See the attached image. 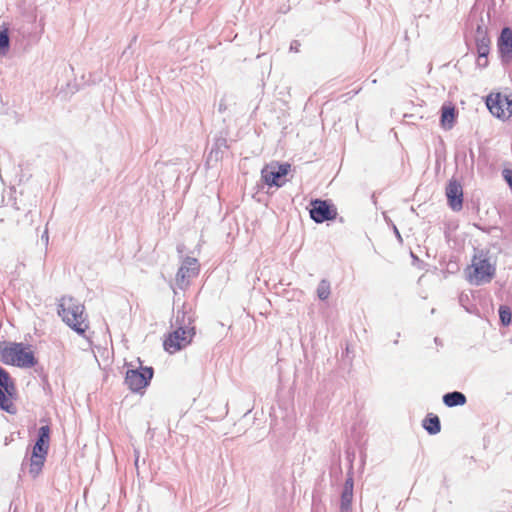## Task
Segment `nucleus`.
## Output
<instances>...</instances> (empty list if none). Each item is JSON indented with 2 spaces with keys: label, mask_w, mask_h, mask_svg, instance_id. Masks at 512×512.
I'll return each instance as SVG.
<instances>
[{
  "label": "nucleus",
  "mask_w": 512,
  "mask_h": 512,
  "mask_svg": "<svg viewBox=\"0 0 512 512\" xmlns=\"http://www.w3.org/2000/svg\"><path fill=\"white\" fill-rule=\"evenodd\" d=\"M84 306L72 297H62L58 304V314L76 333L84 335L88 325L83 317Z\"/></svg>",
  "instance_id": "f257e3e1"
},
{
  "label": "nucleus",
  "mask_w": 512,
  "mask_h": 512,
  "mask_svg": "<svg viewBox=\"0 0 512 512\" xmlns=\"http://www.w3.org/2000/svg\"><path fill=\"white\" fill-rule=\"evenodd\" d=\"M0 356L4 364L20 368H31L37 364L33 351L23 343L14 342L8 346L0 343Z\"/></svg>",
  "instance_id": "f03ea898"
},
{
  "label": "nucleus",
  "mask_w": 512,
  "mask_h": 512,
  "mask_svg": "<svg viewBox=\"0 0 512 512\" xmlns=\"http://www.w3.org/2000/svg\"><path fill=\"white\" fill-rule=\"evenodd\" d=\"M495 272V265L491 264L487 254L481 251L474 256L467 278L471 284L479 286L491 282Z\"/></svg>",
  "instance_id": "7ed1b4c3"
},
{
  "label": "nucleus",
  "mask_w": 512,
  "mask_h": 512,
  "mask_svg": "<svg viewBox=\"0 0 512 512\" xmlns=\"http://www.w3.org/2000/svg\"><path fill=\"white\" fill-rule=\"evenodd\" d=\"M154 375V369L150 366H141L138 368H128L126 371L124 384L133 393H143L149 386Z\"/></svg>",
  "instance_id": "20e7f679"
},
{
  "label": "nucleus",
  "mask_w": 512,
  "mask_h": 512,
  "mask_svg": "<svg viewBox=\"0 0 512 512\" xmlns=\"http://www.w3.org/2000/svg\"><path fill=\"white\" fill-rule=\"evenodd\" d=\"M486 106L493 116L507 120L512 116V95L492 92L486 97Z\"/></svg>",
  "instance_id": "39448f33"
},
{
  "label": "nucleus",
  "mask_w": 512,
  "mask_h": 512,
  "mask_svg": "<svg viewBox=\"0 0 512 512\" xmlns=\"http://www.w3.org/2000/svg\"><path fill=\"white\" fill-rule=\"evenodd\" d=\"M16 394V386L10 374L0 366V409L14 414L16 412L12 398Z\"/></svg>",
  "instance_id": "423d86ee"
},
{
  "label": "nucleus",
  "mask_w": 512,
  "mask_h": 512,
  "mask_svg": "<svg viewBox=\"0 0 512 512\" xmlns=\"http://www.w3.org/2000/svg\"><path fill=\"white\" fill-rule=\"evenodd\" d=\"M194 335L195 331H193V329L184 330L182 328H176L173 332L169 333L164 340V349L170 354H173L190 344Z\"/></svg>",
  "instance_id": "0eeeda50"
},
{
  "label": "nucleus",
  "mask_w": 512,
  "mask_h": 512,
  "mask_svg": "<svg viewBox=\"0 0 512 512\" xmlns=\"http://www.w3.org/2000/svg\"><path fill=\"white\" fill-rule=\"evenodd\" d=\"M199 270L200 265L196 258L184 257L175 277L177 287L184 290L188 286L190 279L198 275Z\"/></svg>",
  "instance_id": "6e6552de"
},
{
  "label": "nucleus",
  "mask_w": 512,
  "mask_h": 512,
  "mask_svg": "<svg viewBox=\"0 0 512 512\" xmlns=\"http://www.w3.org/2000/svg\"><path fill=\"white\" fill-rule=\"evenodd\" d=\"M288 163H271L262 170V177L264 182L269 186L280 187L285 182V176L290 170Z\"/></svg>",
  "instance_id": "1a4fd4ad"
},
{
  "label": "nucleus",
  "mask_w": 512,
  "mask_h": 512,
  "mask_svg": "<svg viewBox=\"0 0 512 512\" xmlns=\"http://www.w3.org/2000/svg\"><path fill=\"white\" fill-rule=\"evenodd\" d=\"M310 216L317 223L332 221L336 219L337 208L329 201L316 199L311 201Z\"/></svg>",
  "instance_id": "9d476101"
},
{
  "label": "nucleus",
  "mask_w": 512,
  "mask_h": 512,
  "mask_svg": "<svg viewBox=\"0 0 512 512\" xmlns=\"http://www.w3.org/2000/svg\"><path fill=\"white\" fill-rule=\"evenodd\" d=\"M446 197L449 206L458 211L463 205V189L462 185L457 180H450L446 187Z\"/></svg>",
  "instance_id": "9b49d317"
},
{
  "label": "nucleus",
  "mask_w": 512,
  "mask_h": 512,
  "mask_svg": "<svg viewBox=\"0 0 512 512\" xmlns=\"http://www.w3.org/2000/svg\"><path fill=\"white\" fill-rule=\"evenodd\" d=\"M49 448L34 445L30 456L29 473L35 478L41 472Z\"/></svg>",
  "instance_id": "f8f14e48"
},
{
  "label": "nucleus",
  "mask_w": 512,
  "mask_h": 512,
  "mask_svg": "<svg viewBox=\"0 0 512 512\" xmlns=\"http://www.w3.org/2000/svg\"><path fill=\"white\" fill-rule=\"evenodd\" d=\"M497 45L501 56L509 59L512 55V30L510 28L502 29Z\"/></svg>",
  "instance_id": "ddd939ff"
},
{
  "label": "nucleus",
  "mask_w": 512,
  "mask_h": 512,
  "mask_svg": "<svg viewBox=\"0 0 512 512\" xmlns=\"http://www.w3.org/2000/svg\"><path fill=\"white\" fill-rule=\"evenodd\" d=\"M491 40L485 28L477 27L476 46L479 57H487L490 51Z\"/></svg>",
  "instance_id": "4468645a"
},
{
  "label": "nucleus",
  "mask_w": 512,
  "mask_h": 512,
  "mask_svg": "<svg viewBox=\"0 0 512 512\" xmlns=\"http://www.w3.org/2000/svg\"><path fill=\"white\" fill-rule=\"evenodd\" d=\"M456 115V109L453 104H444L441 109V126L444 129H451L454 126Z\"/></svg>",
  "instance_id": "2eb2a0df"
},
{
  "label": "nucleus",
  "mask_w": 512,
  "mask_h": 512,
  "mask_svg": "<svg viewBox=\"0 0 512 512\" xmlns=\"http://www.w3.org/2000/svg\"><path fill=\"white\" fill-rule=\"evenodd\" d=\"M354 480L348 476L341 493L340 507H352Z\"/></svg>",
  "instance_id": "dca6fc26"
},
{
  "label": "nucleus",
  "mask_w": 512,
  "mask_h": 512,
  "mask_svg": "<svg viewBox=\"0 0 512 512\" xmlns=\"http://www.w3.org/2000/svg\"><path fill=\"white\" fill-rule=\"evenodd\" d=\"M442 401L447 407L463 406L467 402L466 396L459 391L447 392L443 395Z\"/></svg>",
  "instance_id": "f3484780"
},
{
  "label": "nucleus",
  "mask_w": 512,
  "mask_h": 512,
  "mask_svg": "<svg viewBox=\"0 0 512 512\" xmlns=\"http://www.w3.org/2000/svg\"><path fill=\"white\" fill-rule=\"evenodd\" d=\"M194 322L193 316L184 310H178L175 316V326L176 328H182L184 330L193 329L195 331V327L192 325Z\"/></svg>",
  "instance_id": "a211bd4d"
},
{
  "label": "nucleus",
  "mask_w": 512,
  "mask_h": 512,
  "mask_svg": "<svg viewBox=\"0 0 512 512\" xmlns=\"http://www.w3.org/2000/svg\"><path fill=\"white\" fill-rule=\"evenodd\" d=\"M423 428L430 435H436L441 431L440 418L435 414H428L422 423Z\"/></svg>",
  "instance_id": "6ab92c4d"
},
{
  "label": "nucleus",
  "mask_w": 512,
  "mask_h": 512,
  "mask_svg": "<svg viewBox=\"0 0 512 512\" xmlns=\"http://www.w3.org/2000/svg\"><path fill=\"white\" fill-rule=\"evenodd\" d=\"M50 432V427L48 425L41 426L38 429L37 439L34 445L49 448Z\"/></svg>",
  "instance_id": "aec40b11"
},
{
  "label": "nucleus",
  "mask_w": 512,
  "mask_h": 512,
  "mask_svg": "<svg viewBox=\"0 0 512 512\" xmlns=\"http://www.w3.org/2000/svg\"><path fill=\"white\" fill-rule=\"evenodd\" d=\"M330 283L326 279H322L317 286V296L320 300H327L330 296Z\"/></svg>",
  "instance_id": "412c9836"
},
{
  "label": "nucleus",
  "mask_w": 512,
  "mask_h": 512,
  "mask_svg": "<svg viewBox=\"0 0 512 512\" xmlns=\"http://www.w3.org/2000/svg\"><path fill=\"white\" fill-rule=\"evenodd\" d=\"M500 323L503 326H509L512 321V312L509 306L501 305L498 309Z\"/></svg>",
  "instance_id": "4be33fe9"
},
{
  "label": "nucleus",
  "mask_w": 512,
  "mask_h": 512,
  "mask_svg": "<svg viewBox=\"0 0 512 512\" xmlns=\"http://www.w3.org/2000/svg\"><path fill=\"white\" fill-rule=\"evenodd\" d=\"M9 48L8 28L0 31V54H6Z\"/></svg>",
  "instance_id": "5701e85b"
},
{
  "label": "nucleus",
  "mask_w": 512,
  "mask_h": 512,
  "mask_svg": "<svg viewBox=\"0 0 512 512\" xmlns=\"http://www.w3.org/2000/svg\"><path fill=\"white\" fill-rule=\"evenodd\" d=\"M503 175L507 183L509 184L510 188L512 189V170L505 169L503 171Z\"/></svg>",
  "instance_id": "b1692460"
},
{
  "label": "nucleus",
  "mask_w": 512,
  "mask_h": 512,
  "mask_svg": "<svg viewBox=\"0 0 512 512\" xmlns=\"http://www.w3.org/2000/svg\"><path fill=\"white\" fill-rule=\"evenodd\" d=\"M41 241L43 242V244L45 245V247L48 246V243H49V231H48V227L45 226V229L41 235Z\"/></svg>",
  "instance_id": "393cba45"
},
{
  "label": "nucleus",
  "mask_w": 512,
  "mask_h": 512,
  "mask_svg": "<svg viewBox=\"0 0 512 512\" xmlns=\"http://www.w3.org/2000/svg\"><path fill=\"white\" fill-rule=\"evenodd\" d=\"M391 228V230L393 231V233L395 234V236L397 237L398 241L400 243H402V237H401V234L397 228V226H389Z\"/></svg>",
  "instance_id": "a878e982"
},
{
  "label": "nucleus",
  "mask_w": 512,
  "mask_h": 512,
  "mask_svg": "<svg viewBox=\"0 0 512 512\" xmlns=\"http://www.w3.org/2000/svg\"><path fill=\"white\" fill-rule=\"evenodd\" d=\"M184 248H185V246L183 244L177 245V252L179 254H182L184 252Z\"/></svg>",
  "instance_id": "bb28decb"
},
{
  "label": "nucleus",
  "mask_w": 512,
  "mask_h": 512,
  "mask_svg": "<svg viewBox=\"0 0 512 512\" xmlns=\"http://www.w3.org/2000/svg\"><path fill=\"white\" fill-rule=\"evenodd\" d=\"M352 507H340V512H351Z\"/></svg>",
  "instance_id": "cd10ccee"
},
{
  "label": "nucleus",
  "mask_w": 512,
  "mask_h": 512,
  "mask_svg": "<svg viewBox=\"0 0 512 512\" xmlns=\"http://www.w3.org/2000/svg\"><path fill=\"white\" fill-rule=\"evenodd\" d=\"M434 342H435L436 345L442 346V341L438 337L434 338Z\"/></svg>",
  "instance_id": "c85d7f7f"
},
{
  "label": "nucleus",
  "mask_w": 512,
  "mask_h": 512,
  "mask_svg": "<svg viewBox=\"0 0 512 512\" xmlns=\"http://www.w3.org/2000/svg\"><path fill=\"white\" fill-rule=\"evenodd\" d=\"M476 227L482 229L485 232H489V230L488 229H484L483 226L477 225Z\"/></svg>",
  "instance_id": "c756f323"
}]
</instances>
